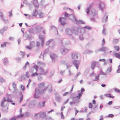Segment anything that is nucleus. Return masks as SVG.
I'll return each instance as SVG.
<instances>
[{"mask_svg": "<svg viewBox=\"0 0 120 120\" xmlns=\"http://www.w3.org/2000/svg\"><path fill=\"white\" fill-rule=\"evenodd\" d=\"M76 23L78 24L80 23H82V24H84L85 23V22L82 21V20H79V21L77 20V21H75Z\"/></svg>", "mask_w": 120, "mask_h": 120, "instance_id": "28", "label": "nucleus"}, {"mask_svg": "<svg viewBox=\"0 0 120 120\" xmlns=\"http://www.w3.org/2000/svg\"><path fill=\"white\" fill-rule=\"evenodd\" d=\"M38 80L39 81H41L42 79V77L41 75H38Z\"/></svg>", "mask_w": 120, "mask_h": 120, "instance_id": "44", "label": "nucleus"}, {"mask_svg": "<svg viewBox=\"0 0 120 120\" xmlns=\"http://www.w3.org/2000/svg\"><path fill=\"white\" fill-rule=\"evenodd\" d=\"M39 38L41 40H44V36L40 34L39 35Z\"/></svg>", "mask_w": 120, "mask_h": 120, "instance_id": "41", "label": "nucleus"}, {"mask_svg": "<svg viewBox=\"0 0 120 120\" xmlns=\"http://www.w3.org/2000/svg\"><path fill=\"white\" fill-rule=\"evenodd\" d=\"M114 55L116 57L120 58V52H119L118 53H115Z\"/></svg>", "mask_w": 120, "mask_h": 120, "instance_id": "31", "label": "nucleus"}, {"mask_svg": "<svg viewBox=\"0 0 120 120\" xmlns=\"http://www.w3.org/2000/svg\"><path fill=\"white\" fill-rule=\"evenodd\" d=\"M104 25L103 26V27H104V29L102 31V33L103 34L105 35H106V33L105 32V29L104 28Z\"/></svg>", "mask_w": 120, "mask_h": 120, "instance_id": "50", "label": "nucleus"}, {"mask_svg": "<svg viewBox=\"0 0 120 120\" xmlns=\"http://www.w3.org/2000/svg\"><path fill=\"white\" fill-rule=\"evenodd\" d=\"M33 4L36 8H37L38 7L39 4L37 0H34L33 1Z\"/></svg>", "mask_w": 120, "mask_h": 120, "instance_id": "22", "label": "nucleus"}, {"mask_svg": "<svg viewBox=\"0 0 120 120\" xmlns=\"http://www.w3.org/2000/svg\"><path fill=\"white\" fill-rule=\"evenodd\" d=\"M60 51L62 54L64 55L68 52V50L64 47H63L60 48Z\"/></svg>", "mask_w": 120, "mask_h": 120, "instance_id": "5", "label": "nucleus"}, {"mask_svg": "<svg viewBox=\"0 0 120 120\" xmlns=\"http://www.w3.org/2000/svg\"><path fill=\"white\" fill-rule=\"evenodd\" d=\"M92 107H93V106H92V103L91 102L89 103V108L90 109H91L92 108Z\"/></svg>", "mask_w": 120, "mask_h": 120, "instance_id": "62", "label": "nucleus"}, {"mask_svg": "<svg viewBox=\"0 0 120 120\" xmlns=\"http://www.w3.org/2000/svg\"><path fill=\"white\" fill-rule=\"evenodd\" d=\"M78 55H79V54L77 53H73L72 54V58L74 59L78 58Z\"/></svg>", "mask_w": 120, "mask_h": 120, "instance_id": "15", "label": "nucleus"}, {"mask_svg": "<svg viewBox=\"0 0 120 120\" xmlns=\"http://www.w3.org/2000/svg\"><path fill=\"white\" fill-rule=\"evenodd\" d=\"M38 11L37 9H35L34 11L32 14V15L33 16L36 17L38 14Z\"/></svg>", "mask_w": 120, "mask_h": 120, "instance_id": "23", "label": "nucleus"}, {"mask_svg": "<svg viewBox=\"0 0 120 120\" xmlns=\"http://www.w3.org/2000/svg\"><path fill=\"white\" fill-rule=\"evenodd\" d=\"M68 17L70 19L72 20L73 19H74L75 21H77V19H76L74 15L73 14H72L71 15H69Z\"/></svg>", "mask_w": 120, "mask_h": 120, "instance_id": "21", "label": "nucleus"}, {"mask_svg": "<svg viewBox=\"0 0 120 120\" xmlns=\"http://www.w3.org/2000/svg\"><path fill=\"white\" fill-rule=\"evenodd\" d=\"M23 3L26 5L28 4L29 3L27 2V1L26 0H24L23 1Z\"/></svg>", "mask_w": 120, "mask_h": 120, "instance_id": "63", "label": "nucleus"}, {"mask_svg": "<svg viewBox=\"0 0 120 120\" xmlns=\"http://www.w3.org/2000/svg\"><path fill=\"white\" fill-rule=\"evenodd\" d=\"M39 18H42L43 17V13L42 12H41L39 14Z\"/></svg>", "mask_w": 120, "mask_h": 120, "instance_id": "46", "label": "nucleus"}, {"mask_svg": "<svg viewBox=\"0 0 120 120\" xmlns=\"http://www.w3.org/2000/svg\"><path fill=\"white\" fill-rule=\"evenodd\" d=\"M34 105L33 104V101H31L28 105V107L30 108H31L33 107Z\"/></svg>", "mask_w": 120, "mask_h": 120, "instance_id": "24", "label": "nucleus"}, {"mask_svg": "<svg viewBox=\"0 0 120 120\" xmlns=\"http://www.w3.org/2000/svg\"><path fill=\"white\" fill-rule=\"evenodd\" d=\"M73 33H74L75 34L77 35L78 34V32L77 30H73Z\"/></svg>", "mask_w": 120, "mask_h": 120, "instance_id": "51", "label": "nucleus"}, {"mask_svg": "<svg viewBox=\"0 0 120 120\" xmlns=\"http://www.w3.org/2000/svg\"><path fill=\"white\" fill-rule=\"evenodd\" d=\"M76 98H76V99L74 101H74H71L70 103V105H72L75 104L76 103H78L79 102V99H76ZM72 100H73L72 99Z\"/></svg>", "mask_w": 120, "mask_h": 120, "instance_id": "19", "label": "nucleus"}, {"mask_svg": "<svg viewBox=\"0 0 120 120\" xmlns=\"http://www.w3.org/2000/svg\"><path fill=\"white\" fill-rule=\"evenodd\" d=\"M83 28H84L82 29L81 31H84V33H85L86 32V31L84 28L88 30H91L92 29V28L91 27L87 26H84Z\"/></svg>", "mask_w": 120, "mask_h": 120, "instance_id": "18", "label": "nucleus"}, {"mask_svg": "<svg viewBox=\"0 0 120 120\" xmlns=\"http://www.w3.org/2000/svg\"><path fill=\"white\" fill-rule=\"evenodd\" d=\"M29 64V63L28 62H27L25 64L24 66L23 67V69H25L27 65H28Z\"/></svg>", "mask_w": 120, "mask_h": 120, "instance_id": "59", "label": "nucleus"}, {"mask_svg": "<svg viewBox=\"0 0 120 120\" xmlns=\"http://www.w3.org/2000/svg\"><path fill=\"white\" fill-rule=\"evenodd\" d=\"M8 42H6L4 43L1 45V47H5L6 45V43H7Z\"/></svg>", "mask_w": 120, "mask_h": 120, "instance_id": "52", "label": "nucleus"}, {"mask_svg": "<svg viewBox=\"0 0 120 120\" xmlns=\"http://www.w3.org/2000/svg\"><path fill=\"white\" fill-rule=\"evenodd\" d=\"M6 101V99L5 98H4L3 100L1 102V106H2L3 105L4 103Z\"/></svg>", "mask_w": 120, "mask_h": 120, "instance_id": "37", "label": "nucleus"}, {"mask_svg": "<svg viewBox=\"0 0 120 120\" xmlns=\"http://www.w3.org/2000/svg\"><path fill=\"white\" fill-rule=\"evenodd\" d=\"M21 89L23 91L25 90V87L23 85H21L20 86Z\"/></svg>", "mask_w": 120, "mask_h": 120, "instance_id": "61", "label": "nucleus"}, {"mask_svg": "<svg viewBox=\"0 0 120 120\" xmlns=\"http://www.w3.org/2000/svg\"><path fill=\"white\" fill-rule=\"evenodd\" d=\"M53 40V39H51L49 40L47 42H46V45H49L50 43Z\"/></svg>", "mask_w": 120, "mask_h": 120, "instance_id": "45", "label": "nucleus"}, {"mask_svg": "<svg viewBox=\"0 0 120 120\" xmlns=\"http://www.w3.org/2000/svg\"><path fill=\"white\" fill-rule=\"evenodd\" d=\"M40 73H39V75H46L48 73V71H46L45 72H44V71L42 68H40Z\"/></svg>", "mask_w": 120, "mask_h": 120, "instance_id": "10", "label": "nucleus"}, {"mask_svg": "<svg viewBox=\"0 0 120 120\" xmlns=\"http://www.w3.org/2000/svg\"><path fill=\"white\" fill-rule=\"evenodd\" d=\"M24 116V114H20L16 116V118H19L23 117Z\"/></svg>", "mask_w": 120, "mask_h": 120, "instance_id": "38", "label": "nucleus"}, {"mask_svg": "<svg viewBox=\"0 0 120 120\" xmlns=\"http://www.w3.org/2000/svg\"><path fill=\"white\" fill-rule=\"evenodd\" d=\"M73 29L69 28L66 29L65 32L66 34L68 35H72L73 33Z\"/></svg>", "mask_w": 120, "mask_h": 120, "instance_id": "4", "label": "nucleus"}, {"mask_svg": "<svg viewBox=\"0 0 120 120\" xmlns=\"http://www.w3.org/2000/svg\"><path fill=\"white\" fill-rule=\"evenodd\" d=\"M20 53H21V54H20V55L22 57V58H24V56L25 55V52H23L20 51Z\"/></svg>", "mask_w": 120, "mask_h": 120, "instance_id": "48", "label": "nucleus"}, {"mask_svg": "<svg viewBox=\"0 0 120 120\" xmlns=\"http://www.w3.org/2000/svg\"><path fill=\"white\" fill-rule=\"evenodd\" d=\"M46 115L45 112H41L37 114H35L34 115V116H38V117H41L42 118L45 117Z\"/></svg>", "mask_w": 120, "mask_h": 120, "instance_id": "3", "label": "nucleus"}, {"mask_svg": "<svg viewBox=\"0 0 120 120\" xmlns=\"http://www.w3.org/2000/svg\"><path fill=\"white\" fill-rule=\"evenodd\" d=\"M85 53H90L93 52L92 51L89 50H86L85 51Z\"/></svg>", "mask_w": 120, "mask_h": 120, "instance_id": "53", "label": "nucleus"}, {"mask_svg": "<svg viewBox=\"0 0 120 120\" xmlns=\"http://www.w3.org/2000/svg\"><path fill=\"white\" fill-rule=\"evenodd\" d=\"M42 27L40 25H37L35 26V30L36 32L38 33H40Z\"/></svg>", "mask_w": 120, "mask_h": 120, "instance_id": "7", "label": "nucleus"}, {"mask_svg": "<svg viewBox=\"0 0 120 120\" xmlns=\"http://www.w3.org/2000/svg\"><path fill=\"white\" fill-rule=\"evenodd\" d=\"M0 17L2 19H3L5 18L3 12L2 11L0 12Z\"/></svg>", "mask_w": 120, "mask_h": 120, "instance_id": "32", "label": "nucleus"}, {"mask_svg": "<svg viewBox=\"0 0 120 120\" xmlns=\"http://www.w3.org/2000/svg\"><path fill=\"white\" fill-rule=\"evenodd\" d=\"M100 75L99 74L97 76L95 77V79L93 80L94 81H97L99 79V76Z\"/></svg>", "mask_w": 120, "mask_h": 120, "instance_id": "43", "label": "nucleus"}, {"mask_svg": "<svg viewBox=\"0 0 120 120\" xmlns=\"http://www.w3.org/2000/svg\"><path fill=\"white\" fill-rule=\"evenodd\" d=\"M8 28L7 26H5L0 31V32L1 34L2 35L4 31H6Z\"/></svg>", "mask_w": 120, "mask_h": 120, "instance_id": "20", "label": "nucleus"}, {"mask_svg": "<svg viewBox=\"0 0 120 120\" xmlns=\"http://www.w3.org/2000/svg\"><path fill=\"white\" fill-rule=\"evenodd\" d=\"M45 101H44L42 102H39L38 103V106L39 107H42L45 105Z\"/></svg>", "mask_w": 120, "mask_h": 120, "instance_id": "14", "label": "nucleus"}, {"mask_svg": "<svg viewBox=\"0 0 120 120\" xmlns=\"http://www.w3.org/2000/svg\"><path fill=\"white\" fill-rule=\"evenodd\" d=\"M54 94L56 96V100L58 102L60 103L61 101V98L59 96L57 92H56Z\"/></svg>", "mask_w": 120, "mask_h": 120, "instance_id": "6", "label": "nucleus"}, {"mask_svg": "<svg viewBox=\"0 0 120 120\" xmlns=\"http://www.w3.org/2000/svg\"><path fill=\"white\" fill-rule=\"evenodd\" d=\"M38 75H39V74L36 72L32 74L31 76L32 77H34Z\"/></svg>", "mask_w": 120, "mask_h": 120, "instance_id": "40", "label": "nucleus"}, {"mask_svg": "<svg viewBox=\"0 0 120 120\" xmlns=\"http://www.w3.org/2000/svg\"><path fill=\"white\" fill-rule=\"evenodd\" d=\"M96 62L92 63L91 66V68L92 70H93L96 66Z\"/></svg>", "mask_w": 120, "mask_h": 120, "instance_id": "27", "label": "nucleus"}, {"mask_svg": "<svg viewBox=\"0 0 120 120\" xmlns=\"http://www.w3.org/2000/svg\"><path fill=\"white\" fill-rule=\"evenodd\" d=\"M50 28L51 30H53L56 31H57V29L54 26H51Z\"/></svg>", "mask_w": 120, "mask_h": 120, "instance_id": "34", "label": "nucleus"}, {"mask_svg": "<svg viewBox=\"0 0 120 120\" xmlns=\"http://www.w3.org/2000/svg\"><path fill=\"white\" fill-rule=\"evenodd\" d=\"M9 63L8 59L7 58H5L3 59V63L5 65H7Z\"/></svg>", "mask_w": 120, "mask_h": 120, "instance_id": "17", "label": "nucleus"}, {"mask_svg": "<svg viewBox=\"0 0 120 120\" xmlns=\"http://www.w3.org/2000/svg\"><path fill=\"white\" fill-rule=\"evenodd\" d=\"M38 64H40L42 65L43 66V67H45V64L44 63H43L41 62L40 61H38Z\"/></svg>", "mask_w": 120, "mask_h": 120, "instance_id": "58", "label": "nucleus"}, {"mask_svg": "<svg viewBox=\"0 0 120 120\" xmlns=\"http://www.w3.org/2000/svg\"><path fill=\"white\" fill-rule=\"evenodd\" d=\"M66 64L67 66V69L69 70L70 68L71 67V65L67 64Z\"/></svg>", "mask_w": 120, "mask_h": 120, "instance_id": "60", "label": "nucleus"}, {"mask_svg": "<svg viewBox=\"0 0 120 120\" xmlns=\"http://www.w3.org/2000/svg\"><path fill=\"white\" fill-rule=\"evenodd\" d=\"M8 108L5 106H3L2 108V112L4 113H6L8 112Z\"/></svg>", "mask_w": 120, "mask_h": 120, "instance_id": "11", "label": "nucleus"}, {"mask_svg": "<svg viewBox=\"0 0 120 120\" xmlns=\"http://www.w3.org/2000/svg\"><path fill=\"white\" fill-rule=\"evenodd\" d=\"M100 51H103L104 52L105 51H106L108 49L107 48V47H103L99 49Z\"/></svg>", "mask_w": 120, "mask_h": 120, "instance_id": "25", "label": "nucleus"}, {"mask_svg": "<svg viewBox=\"0 0 120 120\" xmlns=\"http://www.w3.org/2000/svg\"><path fill=\"white\" fill-rule=\"evenodd\" d=\"M79 38L81 40H82L84 39V38L82 34L79 35Z\"/></svg>", "mask_w": 120, "mask_h": 120, "instance_id": "57", "label": "nucleus"}, {"mask_svg": "<svg viewBox=\"0 0 120 120\" xmlns=\"http://www.w3.org/2000/svg\"><path fill=\"white\" fill-rule=\"evenodd\" d=\"M21 80H25V76L24 75H22L19 77Z\"/></svg>", "mask_w": 120, "mask_h": 120, "instance_id": "36", "label": "nucleus"}, {"mask_svg": "<svg viewBox=\"0 0 120 120\" xmlns=\"http://www.w3.org/2000/svg\"><path fill=\"white\" fill-rule=\"evenodd\" d=\"M114 49L115 50L118 51L119 50L120 48L118 46H115L114 47Z\"/></svg>", "mask_w": 120, "mask_h": 120, "instance_id": "56", "label": "nucleus"}, {"mask_svg": "<svg viewBox=\"0 0 120 120\" xmlns=\"http://www.w3.org/2000/svg\"><path fill=\"white\" fill-rule=\"evenodd\" d=\"M25 37H27V39L29 40H31L32 38V36L31 34L28 35L26 33H25Z\"/></svg>", "mask_w": 120, "mask_h": 120, "instance_id": "13", "label": "nucleus"}, {"mask_svg": "<svg viewBox=\"0 0 120 120\" xmlns=\"http://www.w3.org/2000/svg\"><path fill=\"white\" fill-rule=\"evenodd\" d=\"M91 5H90L89 7H88L86 10V12L87 14H89L91 8Z\"/></svg>", "mask_w": 120, "mask_h": 120, "instance_id": "26", "label": "nucleus"}, {"mask_svg": "<svg viewBox=\"0 0 120 120\" xmlns=\"http://www.w3.org/2000/svg\"><path fill=\"white\" fill-rule=\"evenodd\" d=\"M17 119L16 116V117H14L11 118L10 120H16Z\"/></svg>", "mask_w": 120, "mask_h": 120, "instance_id": "64", "label": "nucleus"}, {"mask_svg": "<svg viewBox=\"0 0 120 120\" xmlns=\"http://www.w3.org/2000/svg\"><path fill=\"white\" fill-rule=\"evenodd\" d=\"M99 7L102 12L103 10L105 7V4L103 2H100L99 4Z\"/></svg>", "mask_w": 120, "mask_h": 120, "instance_id": "9", "label": "nucleus"}, {"mask_svg": "<svg viewBox=\"0 0 120 120\" xmlns=\"http://www.w3.org/2000/svg\"><path fill=\"white\" fill-rule=\"evenodd\" d=\"M44 82H42L39 84L38 85V86L39 88H42L44 86Z\"/></svg>", "mask_w": 120, "mask_h": 120, "instance_id": "33", "label": "nucleus"}, {"mask_svg": "<svg viewBox=\"0 0 120 120\" xmlns=\"http://www.w3.org/2000/svg\"><path fill=\"white\" fill-rule=\"evenodd\" d=\"M91 15L93 17H94L96 15L95 11L94 9H92L91 10Z\"/></svg>", "mask_w": 120, "mask_h": 120, "instance_id": "29", "label": "nucleus"}, {"mask_svg": "<svg viewBox=\"0 0 120 120\" xmlns=\"http://www.w3.org/2000/svg\"><path fill=\"white\" fill-rule=\"evenodd\" d=\"M33 68L35 69L36 71H37L38 69V67L36 65H35L34 66H33Z\"/></svg>", "mask_w": 120, "mask_h": 120, "instance_id": "39", "label": "nucleus"}, {"mask_svg": "<svg viewBox=\"0 0 120 120\" xmlns=\"http://www.w3.org/2000/svg\"><path fill=\"white\" fill-rule=\"evenodd\" d=\"M21 57H17L15 58V59L17 61L21 62Z\"/></svg>", "mask_w": 120, "mask_h": 120, "instance_id": "42", "label": "nucleus"}, {"mask_svg": "<svg viewBox=\"0 0 120 120\" xmlns=\"http://www.w3.org/2000/svg\"><path fill=\"white\" fill-rule=\"evenodd\" d=\"M85 89L83 88H82L81 89V92L79 93L78 94V95L76 96L75 97H73L72 98L73 100H74L76 99V98L79 99H80L83 94L82 92L84 91Z\"/></svg>", "mask_w": 120, "mask_h": 120, "instance_id": "2", "label": "nucleus"}, {"mask_svg": "<svg viewBox=\"0 0 120 120\" xmlns=\"http://www.w3.org/2000/svg\"><path fill=\"white\" fill-rule=\"evenodd\" d=\"M107 73L106 72L104 73L101 71L100 72V75H107Z\"/></svg>", "mask_w": 120, "mask_h": 120, "instance_id": "55", "label": "nucleus"}, {"mask_svg": "<svg viewBox=\"0 0 120 120\" xmlns=\"http://www.w3.org/2000/svg\"><path fill=\"white\" fill-rule=\"evenodd\" d=\"M12 86L13 88L14 89H16L17 88L16 87V84L15 83V82H13L12 84Z\"/></svg>", "mask_w": 120, "mask_h": 120, "instance_id": "47", "label": "nucleus"}, {"mask_svg": "<svg viewBox=\"0 0 120 120\" xmlns=\"http://www.w3.org/2000/svg\"><path fill=\"white\" fill-rule=\"evenodd\" d=\"M50 56L52 59V61L54 62L55 61V58L56 57V55L52 53L50 55Z\"/></svg>", "mask_w": 120, "mask_h": 120, "instance_id": "16", "label": "nucleus"}, {"mask_svg": "<svg viewBox=\"0 0 120 120\" xmlns=\"http://www.w3.org/2000/svg\"><path fill=\"white\" fill-rule=\"evenodd\" d=\"M112 66H111V67H110L109 68H108L107 70H106V73H109L110 72L112 71Z\"/></svg>", "mask_w": 120, "mask_h": 120, "instance_id": "30", "label": "nucleus"}, {"mask_svg": "<svg viewBox=\"0 0 120 120\" xmlns=\"http://www.w3.org/2000/svg\"><path fill=\"white\" fill-rule=\"evenodd\" d=\"M29 32L30 33L33 34L34 33V30L33 28H31L29 30Z\"/></svg>", "mask_w": 120, "mask_h": 120, "instance_id": "49", "label": "nucleus"}, {"mask_svg": "<svg viewBox=\"0 0 120 120\" xmlns=\"http://www.w3.org/2000/svg\"><path fill=\"white\" fill-rule=\"evenodd\" d=\"M104 96L107 97L112 98V96L110 94H104Z\"/></svg>", "mask_w": 120, "mask_h": 120, "instance_id": "35", "label": "nucleus"}, {"mask_svg": "<svg viewBox=\"0 0 120 120\" xmlns=\"http://www.w3.org/2000/svg\"><path fill=\"white\" fill-rule=\"evenodd\" d=\"M47 88V87H45L43 91L41 89L36 88L34 95V97L36 98H38L39 95L42 93H44L46 91Z\"/></svg>", "mask_w": 120, "mask_h": 120, "instance_id": "1", "label": "nucleus"}, {"mask_svg": "<svg viewBox=\"0 0 120 120\" xmlns=\"http://www.w3.org/2000/svg\"><path fill=\"white\" fill-rule=\"evenodd\" d=\"M107 14V12H106L105 14L103 16L102 22H107V19H108V15H106Z\"/></svg>", "mask_w": 120, "mask_h": 120, "instance_id": "12", "label": "nucleus"}, {"mask_svg": "<svg viewBox=\"0 0 120 120\" xmlns=\"http://www.w3.org/2000/svg\"><path fill=\"white\" fill-rule=\"evenodd\" d=\"M5 82V80L2 77L0 76V82Z\"/></svg>", "mask_w": 120, "mask_h": 120, "instance_id": "54", "label": "nucleus"}, {"mask_svg": "<svg viewBox=\"0 0 120 120\" xmlns=\"http://www.w3.org/2000/svg\"><path fill=\"white\" fill-rule=\"evenodd\" d=\"M72 63L75 66L76 68L78 69V66L80 63L79 60H74L72 61Z\"/></svg>", "mask_w": 120, "mask_h": 120, "instance_id": "8", "label": "nucleus"}]
</instances>
